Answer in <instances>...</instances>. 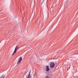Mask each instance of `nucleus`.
<instances>
[{"label":"nucleus","mask_w":78,"mask_h":78,"mask_svg":"<svg viewBox=\"0 0 78 78\" xmlns=\"http://www.w3.org/2000/svg\"><path fill=\"white\" fill-rule=\"evenodd\" d=\"M18 48H19V47H18L16 46L15 49V50L12 54V56H13V55H14L16 54V53L17 52V49H18Z\"/></svg>","instance_id":"obj_1"},{"label":"nucleus","mask_w":78,"mask_h":78,"mask_svg":"<svg viewBox=\"0 0 78 78\" xmlns=\"http://www.w3.org/2000/svg\"><path fill=\"white\" fill-rule=\"evenodd\" d=\"M50 67L51 68H53L55 67V63L53 62H51L50 64Z\"/></svg>","instance_id":"obj_2"},{"label":"nucleus","mask_w":78,"mask_h":78,"mask_svg":"<svg viewBox=\"0 0 78 78\" xmlns=\"http://www.w3.org/2000/svg\"><path fill=\"white\" fill-rule=\"evenodd\" d=\"M22 58L21 57H20L18 60V62L17 63V64H20V63L22 62Z\"/></svg>","instance_id":"obj_3"},{"label":"nucleus","mask_w":78,"mask_h":78,"mask_svg":"<svg viewBox=\"0 0 78 78\" xmlns=\"http://www.w3.org/2000/svg\"><path fill=\"white\" fill-rule=\"evenodd\" d=\"M46 71L48 72V71H49V70H50V69H49V66H46Z\"/></svg>","instance_id":"obj_4"},{"label":"nucleus","mask_w":78,"mask_h":78,"mask_svg":"<svg viewBox=\"0 0 78 78\" xmlns=\"http://www.w3.org/2000/svg\"><path fill=\"white\" fill-rule=\"evenodd\" d=\"M5 75H2V76H1L0 78H5Z\"/></svg>","instance_id":"obj_5"},{"label":"nucleus","mask_w":78,"mask_h":78,"mask_svg":"<svg viewBox=\"0 0 78 78\" xmlns=\"http://www.w3.org/2000/svg\"><path fill=\"white\" fill-rule=\"evenodd\" d=\"M35 76H36V72H35Z\"/></svg>","instance_id":"obj_6"},{"label":"nucleus","mask_w":78,"mask_h":78,"mask_svg":"<svg viewBox=\"0 0 78 78\" xmlns=\"http://www.w3.org/2000/svg\"><path fill=\"white\" fill-rule=\"evenodd\" d=\"M42 3H43V2H42L41 4H42Z\"/></svg>","instance_id":"obj_7"}]
</instances>
